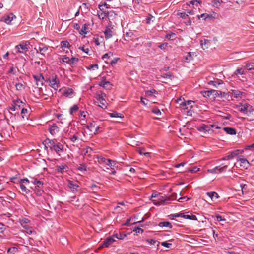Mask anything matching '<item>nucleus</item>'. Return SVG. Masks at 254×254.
I'll list each match as a JSON object with an SVG mask.
<instances>
[{"label": "nucleus", "mask_w": 254, "mask_h": 254, "mask_svg": "<svg viewBox=\"0 0 254 254\" xmlns=\"http://www.w3.org/2000/svg\"><path fill=\"white\" fill-rule=\"evenodd\" d=\"M56 139H46L45 140V146L46 148L49 147L51 150L54 151L57 154L60 156L61 152L63 151L64 145L60 142H56Z\"/></svg>", "instance_id": "obj_1"}, {"label": "nucleus", "mask_w": 254, "mask_h": 254, "mask_svg": "<svg viewBox=\"0 0 254 254\" xmlns=\"http://www.w3.org/2000/svg\"><path fill=\"white\" fill-rule=\"evenodd\" d=\"M48 81L49 85L54 90H57L60 87V81L56 75H52Z\"/></svg>", "instance_id": "obj_2"}, {"label": "nucleus", "mask_w": 254, "mask_h": 254, "mask_svg": "<svg viewBox=\"0 0 254 254\" xmlns=\"http://www.w3.org/2000/svg\"><path fill=\"white\" fill-rule=\"evenodd\" d=\"M239 163H235L234 165L233 168H241V169H247L250 166V163L245 158H239L238 160Z\"/></svg>", "instance_id": "obj_3"}, {"label": "nucleus", "mask_w": 254, "mask_h": 254, "mask_svg": "<svg viewBox=\"0 0 254 254\" xmlns=\"http://www.w3.org/2000/svg\"><path fill=\"white\" fill-rule=\"evenodd\" d=\"M239 111L247 115L254 112V109L252 106L247 103L242 105L240 107Z\"/></svg>", "instance_id": "obj_4"}, {"label": "nucleus", "mask_w": 254, "mask_h": 254, "mask_svg": "<svg viewBox=\"0 0 254 254\" xmlns=\"http://www.w3.org/2000/svg\"><path fill=\"white\" fill-rule=\"evenodd\" d=\"M24 105V103L20 99H17L13 101V104L10 107V109L12 111H18L21 107Z\"/></svg>", "instance_id": "obj_5"}, {"label": "nucleus", "mask_w": 254, "mask_h": 254, "mask_svg": "<svg viewBox=\"0 0 254 254\" xmlns=\"http://www.w3.org/2000/svg\"><path fill=\"white\" fill-rule=\"evenodd\" d=\"M29 43L27 41H23L20 44L16 46L15 49L20 53H25L28 50L27 46Z\"/></svg>", "instance_id": "obj_6"}, {"label": "nucleus", "mask_w": 254, "mask_h": 254, "mask_svg": "<svg viewBox=\"0 0 254 254\" xmlns=\"http://www.w3.org/2000/svg\"><path fill=\"white\" fill-rule=\"evenodd\" d=\"M49 46L45 45L43 44H40L38 46V49L35 48L36 50V53L39 52L42 57H45V55L48 53Z\"/></svg>", "instance_id": "obj_7"}, {"label": "nucleus", "mask_w": 254, "mask_h": 254, "mask_svg": "<svg viewBox=\"0 0 254 254\" xmlns=\"http://www.w3.org/2000/svg\"><path fill=\"white\" fill-rule=\"evenodd\" d=\"M247 71L244 68H238L234 72L233 76H236L240 80L244 82L246 80V77L242 76V78H239V75H244L246 73Z\"/></svg>", "instance_id": "obj_8"}, {"label": "nucleus", "mask_w": 254, "mask_h": 254, "mask_svg": "<svg viewBox=\"0 0 254 254\" xmlns=\"http://www.w3.org/2000/svg\"><path fill=\"white\" fill-rule=\"evenodd\" d=\"M105 96V94L104 93H102L101 94L97 95L96 97L98 103L100 104L99 106L103 109H105L107 108V103L106 100L104 98Z\"/></svg>", "instance_id": "obj_9"}, {"label": "nucleus", "mask_w": 254, "mask_h": 254, "mask_svg": "<svg viewBox=\"0 0 254 254\" xmlns=\"http://www.w3.org/2000/svg\"><path fill=\"white\" fill-rule=\"evenodd\" d=\"M227 167V165L223 166V167H221L220 166H216L211 169L208 170V171L210 173L219 174L226 171Z\"/></svg>", "instance_id": "obj_10"}, {"label": "nucleus", "mask_w": 254, "mask_h": 254, "mask_svg": "<svg viewBox=\"0 0 254 254\" xmlns=\"http://www.w3.org/2000/svg\"><path fill=\"white\" fill-rule=\"evenodd\" d=\"M14 18H16V16L13 13H10L8 14L3 16L0 19V21L4 22L7 24H10Z\"/></svg>", "instance_id": "obj_11"}, {"label": "nucleus", "mask_w": 254, "mask_h": 254, "mask_svg": "<svg viewBox=\"0 0 254 254\" xmlns=\"http://www.w3.org/2000/svg\"><path fill=\"white\" fill-rule=\"evenodd\" d=\"M68 187L74 193H76L78 191L79 185L77 183H74L71 181H68Z\"/></svg>", "instance_id": "obj_12"}, {"label": "nucleus", "mask_w": 254, "mask_h": 254, "mask_svg": "<svg viewBox=\"0 0 254 254\" xmlns=\"http://www.w3.org/2000/svg\"><path fill=\"white\" fill-rule=\"evenodd\" d=\"M194 103V102L192 100H188L182 102L180 103V106L184 110L188 109V108H191L193 107L192 104Z\"/></svg>", "instance_id": "obj_13"}, {"label": "nucleus", "mask_w": 254, "mask_h": 254, "mask_svg": "<svg viewBox=\"0 0 254 254\" xmlns=\"http://www.w3.org/2000/svg\"><path fill=\"white\" fill-rule=\"evenodd\" d=\"M198 130L200 132H203L204 134L209 133V131H212V129H211L210 126L205 125H203L201 126L198 127Z\"/></svg>", "instance_id": "obj_14"}, {"label": "nucleus", "mask_w": 254, "mask_h": 254, "mask_svg": "<svg viewBox=\"0 0 254 254\" xmlns=\"http://www.w3.org/2000/svg\"><path fill=\"white\" fill-rule=\"evenodd\" d=\"M49 130L51 135H54L59 132L60 128L56 124H54L49 127Z\"/></svg>", "instance_id": "obj_15"}, {"label": "nucleus", "mask_w": 254, "mask_h": 254, "mask_svg": "<svg viewBox=\"0 0 254 254\" xmlns=\"http://www.w3.org/2000/svg\"><path fill=\"white\" fill-rule=\"evenodd\" d=\"M96 127H97L96 121H92L88 123L86 126V128L90 132L89 133L90 135H92V132Z\"/></svg>", "instance_id": "obj_16"}, {"label": "nucleus", "mask_w": 254, "mask_h": 254, "mask_svg": "<svg viewBox=\"0 0 254 254\" xmlns=\"http://www.w3.org/2000/svg\"><path fill=\"white\" fill-rule=\"evenodd\" d=\"M231 94L235 98H239L245 96L246 94L245 92H241L238 90H232Z\"/></svg>", "instance_id": "obj_17"}, {"label": "nucleus", "mask_w": 254, "mask_h": 254, "mask_svg": "<svg viewBox=\"0 0 254 254\" xmlns=\"http://www.w3.org/2000/svg\"><path fill=\"white\" fill-rule=\"evenodd\" d=\"M211 43L210 40L203 39L200 41V45L201 46L203 50H205L210 46Z\"/></svg>", "instance_id": "obj_18"}, {"label": "nucleus", "mask_w": 254, "mask_h": 254, "mask_svg": "<svg viewBox=\"0 0 254 254\" xmlns=\"http://www.w3.org/2000/svg\"><path fill=\"white\" fill-rule=\"evenodd\" d=\"M89 26H90V24L89 23H85L84 24V25L83 26L82 29L80 30V31H79V33L80 35H85L87 33L89 32L90 30H89Z\"/></svg>", "instance_id": "obj_19"}, {"label": "nucleus", "mask_w": 254, "mask_h": 254, "mask_svg": "<svg viewBox=\"0 0 254 254\" xmlns=\"http://www.w3.org/2000/svg\"><path fill=\"white\" fill-rule=\"evenodd\" d=\"M68 166L64 164H63L57 167V171L59 173H63L68 171Z\"/></svg>", "instance_id": "obj_20"}, {"label": "nucleus", "mask_w": 254, "mask_h": 254, "mask_svg": "<svg viewBox=\"0 0 254 254\" xmlns=\"http://www.w3.org/2000/svg\"><path fill=\"white\" fill-rule=\"evenodd\" d=\"M115 241V240L113 238L108 237L104 241L102 246L107 248Z\"/></svg>", "instance_id": "obj_21"}, {"label": "nucleus", "mask_w": 254, "mask_h": 254, "mask_svg": "<svg viewBox=\"0 0 254 254\" xmlns=\"http://www.w3.org/2000/svg\"><path fill=\"white\" fill-rule=\"evenodd\" d=\"M106 165L110 166L112 170L118 168V166L116 165V162L109 159H108Z\"/></svg>", "instance_id": "obj_22"}, {"label": "nucleus", "mask_w": 254, "mask_h": 254, "mask_svg": "<svg viewBox=\"0 0 254 254\" xmlns=\"http://www.w3.org/2000/svg\"><path fill=\"white\" fill-rule=\"evenodd\" d=\"M206 195L213 201L218 199L219 197L218 194L215 192H208L206 193Z\"/></svg>", "instance_id": "obj_23"}, {"label": "nucleus", "mask_w": 254, "mask_h": 254, "mask_svg": "<svg viewBox=\"0 0 254 254\" xmlns=\"http://www.w3.org/2000/svg\"><path fill=\"white\" fill-rule=\"evenodd\" d=\"M223 130L228 134L235 135L236 133V130L233 128L225 127Z\"/></svg>", "instance_id": "obj_24"}, {"label": "nucleus", "mask_w": 254, "mask_h": 254, "mask_svg": "<svg viewBox=\"0 0 254 254\" xmlns=\"http://www.w3.org/2000/svg\"><path fill=\"white\" fill-rule=\"evenodd\" d=\"M19 222L24 228H27V227L29 226L28 224L30 221L27 218H23L19 220Z\"/></svg>", "instance_id": "obj_25"}, {"label": "nucleus", "mask_w": 254, "mask_h": 254, "mask_svg": "<svg viewBox=\"0 0 254 254\" xmlns=\"http://www.w3.org/2000/svg\"><path fill=\"white\" fill-rule=\"evenodd\" d=\"M116 15L117 14L113 10L108 11L107 18L110 21L115 18Z\"/></svg>", "instance_id": "obj_26"}, {"label": "nucleus", "mask_w": 254, "mask_h": 254, "mask_svg": "<svg viewBox=\"0 0 254 254\" xmlns=\"http://www.w3.org/2000/svg\"><path fill=\"white\" fill-rule=\"evenodd\" d=\"M194 55V53L188 52L185 56V61L187 62H190L193 59V56Z\"/></svg>", "instance_id": "obj_27"}, {"label": "nucleus", "mask_w": 254, "mask_h": 254, "mask_svg": "<svg viewBox=\"0 0 254 254\" xmlns=\"http://www.w3.org/2000/svg\"><path fill=\"white\" fill-rule=\"evenodd\" d=\"M107 14H108V11L106 12V11H104V10H103V11H101L100 12H99L98 13L99 18L102 20H103L105 18H107V16H108Z\"/></svg>", "instance_id": "obj_28"}, {"label": "nucleus", "mask_w": 254, "mask_h": 254, "mask_svg": "<svg viewBox=\"0 0 254 254\" xmlns=\"http://www.w3.org/2000/svg\"><path fill=\"white\" fill-rule=\"evenodd\" d=\"M165 199H163V197L159 198L158 199V200L153 199L152 200V202H153V204L155 205H160L164 203L165 202Z\"/></svg>", "instance_id": "obj_29"}, {"label": "nucleus", "mask_w": 254, "mask_h": 254, "mask_svg": "<svg viewBox=\"0 0 254 254\" xmlns=\"http://www.w3.org/2000/svg\"><path fill=\"white\" fill-rule=\"evenodd\" d=\"M109 115L112 118H124V116L123 114L118 113L117 112H114L113 113H109Z\"/></svg>", "instance_id": "obj_30"}, {"label": "nucleus", "mask_w": 254, "mask_h": 254, "mask_svg": "<svg viewBox=\"0 0 254 254\" xmlns=\"http://www.w3.org/2000/svg\"><path fill=\"white\" fill-rule=\"evenodd\" d=\"M34 79H35V80L36 81L37 83V86H39L40 84L42 85L43 84V80L44 79L43 77L41 76V75H39V76H34Z\"/></svg>", "instance_id": "obj_31"}, {"label": "nucleus", "mask_w": 254, "mask_h": 254, "mask_svg": "<svg viewBox=\"0 0 254 254\" xmlns=\"http://www.w3.org/2000/svg\"><path fill=\"white\" fill-rule=\"evenodd\" d=\"M158 226L160 227H165L169 228H171L172 227L171 223L169 222H161L159 223Z\"/></svg>", "instance_id": "obj_32"}, {"label": "nucleus", "mask_w": 254, "mask_h": 254, "mask_svg": "<svg viewBox=\"0 0 254 254\" xmlns=\"http://www.w3.org/2000/svg\"><path fill=\"white\" fill-rule=\"evenodd\" d=\"M104 34L106 39L110 38L112 36V31L109 28H107L104 31Z\"/></svg>", "instance_id": "obj_33"}, {"label": "nucleus", "mask_w": 254, "mask_h": 254, "mask_svg": "<svg viewBox=\"0 0 254 254\" xmlns=\"http://www.w3.org/2000/svg\"><path fill=\"white\" fill-rule=\"evenodd\" d=\"M201 3L200 1L198 0H192L189 2L188 5L190 6H198L199 4Z\"/></svg>", "instance_id": "obj_34"}, {"label": "nucleus", "mask_w": 254, "mask_h": 254, "mask_svg": "<svg viewBox=\"0 0 254 254\" xmlns=\"http://www.w3.org/2000/svg\"><path fill=\"white\" fill-rule=\"evenodd\" d=\"M157 92L154 89L145 91V95L147 97L152 96L153 94H157Z\"/></svg>", "instance_id": "obj_35"}, {"label": "nucleus", "mask_w": 254, "mask_h": 254, "mask_svg": "<svg viewBox=\"0 0 254 254\" xmlns=\"http://www.w3.org/2000/svg\"><path fill=\"white\" fill-rule=\"evenodd\" d=\"M19 187H20L22 191L23 192L25 193V194H28L30 192L29 190L28 189L26 188V187L24 185V184L20 183Z\"/></svg>", "instance_id": "obj_36"}, {"label": "nucleus", "mask_w": 254, "mask_h": 254, "mask_svg": "<svg viewBox=\"0 0 254 254\" xmlns=\"http://www.w3.org/2000/svg\"><path fill=\"white\" fill-rule=\"evenodd\" d=\"M79 108L77 105H74L70 109V114L73 115L74 113L78 110Z\"/></svg>", "instance_id": "obj_37"}, {"label": "nucleus", "mask_w": 254, "mask_h": 254, "mask_svg": "<svg viewBox=\"0 0 254 254\" xmlns=\"http://www.w3.org/2000/svg\"><path fill=\"white\" fill-rule=\"evenodd\" d=\"M34 192L37 196H41L43 193L44 191L40 188H36L34 189Z\"/></svg>", "instance_id": "obj_38"}, {"label": "nucleus", "mask_w": 254, "mask_h": 254, "mask_svg": "<svg viewBox=\"0 0 254 254\" xmlns=\"http://www.w3.org/2000/svg\"><path fill=\"white\" fill-rule=\"evenodd\" d=\"M70 46L69 43L67 41H64L61 42V47L63 49L68 48Z\"/></svg>", "instance_id": "obj_39"}, {"label": "nucleus", "mask_w": 254, "mask_h": 254, "mask_svg": "<svg viewBox=\"0 0 254 254\" xmlns=\"http://www.w3.org/2000/svg\"><path fill=\"white\" fill-rule=\"evenodd\" d=\"M18 71V69L16 67H14L13 66H11L8 71V73L10 74H12L13 75H15L17 73V71Z\"/></svg>", "instance_id": "obj_40"}, {"label": "nucleus", "mask_w": 254, "mask_h": 254, "mask_svg": "<svg viewBox=\"0 0 254 254\" xmlns=\"http://www.w3.org/2000/svg\"><path fill=\"white\" fill-rule=\"evenodd\" d=\"M183 218H185V219H190V220H196L197 219L196 216L195 215H183Z\"/></svg>", "instance_id": "obj_41"}, {"label": "nucleus", "mask_w": 254, "mask_h": 254, "mask_svg": "<svg viewBox=\"0 0 254 254\" xmlns=\"http://www.w3.org/2000/svg\"><path fill=\"white\" fill-rule=\"evenodd\" d=\"M97 127H96L95 128H94V130H93V131L92 132V135L98 134L100 132L99 129L101 128V127H100V125L98 124V122H97Z\"/></svg>", "instance_id": "obj_42"}, {"label": "nucleus", "mask_w": 254, "mask_h": 254, "mask_svg": "<svg viewBox=\"0 0 254 254\" xmlns=\"http://www.w3.org/2000/svg\"><path fill=\"white\" fill-rule=\"evenodd\" d=\"M104 8H110V6L108 4H107L106 3H104L102 5H99V8L100 10V11H103V10H104Z\"/></svg>", "instance_id": "obj_43"}, {"label": "nucleus", "mask_w": 254, "mask_h": 254, "mask_svg": "<svg viewBox=\"0 0 254 254\" xmlns=\"http://www.w3.org/2000/svg\"><path fill=\"white\" fill-rule=\"evenodd\" d=\"M87 165L86 164H82L78 167V169L81 172H84L87 171Z\"/></svg>", "instance_id": "obj_44"}, {"label": "nucleus", "mask_w": 254, "mask_h": 254, "mask_svg": "<svg viewBox=\"0 0 254 254\" xmlns=\"http://www.w3.org/2000/svg\"><path fill=\"white\" fill-rule=\"evenodd\" d=\"M15 87L16 90L21 91L24 88V86L21 83H18L15 84Z\"/></svg>", "instance_id": "obj_45"}, {"label": "nucleus", "mask_w": 254, "mask_h": 254, "mask_svg": "<svg viewBox=\"0 0 254 254\" xmlns=\"http://www.w3.org/2000/svg\"><path fill=\"white\" fill-rule=\"evenodd\" d=\"M78 61V59L75 57H72L71 58L69 59V61L68 62V64H73L74 63H77Z\"/></svg>", "instance_id": "obj_46"}, {"label": "nucleus", "mask_w": 254, "mask_h": 254, "mask_svg": "<svg viewBox=\"0 0 254 254\" xmlns=\"http://www.w3.org/2000/svg\"><path fill=\"white\" fill-rule=\"evenodd\" d=\"M108 159H106L104 157H100L98 158V161L99 163H105L106 165L107 160Z\"/></svg>", "instance_id": "obj_47"}, {"label": "nucleus", "mask_w": 254, "mask_h": 254, "mask_svg": "<svg viewBox=\"0 0 254 254\" xmlns=\"http://www.w3.org/2000/svg\"><path fill=\"white\" fill-rule=\"evenodd\" d=\"M246 69L248 70L254 69V63H248L246 64Z\"/></svg>", "instance_id": "obj_48"}, {"label": "nucleus", "mask_w": 254, "mask_h": 254, "mask_svg": "<svg viewBox=\"0 0 254 254\" xmlns=\"http://www.w3.org/2000/svg\"><path fill=\"white\" fill-rule=\"evenodd\" d=\"M77 134L78 133L73 135L72 136L71 135L70 137H69L70 139L72 142L74 143L76 140L78 139V136H77Z\"/></svg>", "instance_id": "obj_49"}, {"label": "nucleus", "mask_w": 254, "mask_h": 254, "mask_svg": "<svg viewBox=\"0 0 254 254\" xmlns=\"http://www.w3.org/2000/svg\"><path fill=\"white\" fill-rule=\"evenodd\" d=\"M26 229V232L29 235H31L33 233H35V232L33 230L32 228L29 226L27 227V228H25Z\"/></svg>", "instance_id": "obj_50"}, {"label": "nucleus", "mask_w": 254, "mask_h": 254, "mask_svg": "<svg viewBox=\"0 0 254 254\" xmlns=\"http://www.w3.org/2000/svg\"><path fill=\"white\" fill-rule=\"evenodd\" d=\"M242 152L243 151H241V150H235L234 151L231 152L230 153H231V154L233 156V158H234L235 157L238 156L239 154L240 153H242Z\"/></svg>", "instance_id": "obj_51"}, {"label": "nucleus", "mask_w": 254, "mask_h": 254, "mask_svg": "<svg viewBox=\"0 0 254 254\" xmlns=\"http://www.w3.org/2000/svg\"><path fill=\"white\" fill-rule=\"evenodd\" d=\"M113 55V53L109 52V53H106L104 55H103L102 58L103 60L105 59H109L111 56H112Z\"/></svg>", "instance_id": "obj_52"}, {"label": "nucleus", "mask_w": 254, "mask_h": 254, "mask_svg": "<svg viewBox=\"0 0 254 254\" xmlns=\"http://www.w3.org/2000/svg\"><path fill=\"white\" fill-rule=\"evenodd\" d=\"M233 156L231 154V153L230 152L227 156L223 157L222 160H228L233 159Z\"/></svg>", "instance_id": "obj_53"}, {"label": "nucleus", "mask_w": 254, "mask_h": 254, "mask_svg": "<svg viewBox=\"0 0 254 254\" xmlns=\"http://www.w3.org/2000/svg\"><path fill=\"white\" fill-rule=\"evenodd\" d=\"M87 69L89 70H95L98 69V65L97 64L90 65Z\"/></svg>", "instance_id": "obj_54"}, {"label": "nucleus", "mask_w": 254, "mask_h": 254, "mask_svg": "<svg viewBox=\"0 0 254 254\" xmlns=\"http://www.w3.org/2000/svg\"><path fill=\"white\" fill-rule=\"evenodd\" d=\"M152 112L156 115H161V112L160 110L157 108H155L152 109Z\"/></svg>", "instance_id": "obj_55"}, {"label": "nucleus", "mask_w": 254, "mask_h": 254, "mask_svg": "<svg viewBox=\"0 0 254 254\" xmlns=\"http://www.w3.org/2000/svg\"><path fill=\"white\" fill-rule=\"evenodd\" d=\"M35 184L36 185V187L38 188H41L43 186V183L39 180L36 181V182L35 183Z\"/></svg>", "instance_id": "obj_56"}, {"label": "nucleus", "mask_w": 254, "mask_h": 254, "mask_svg": "<svg viewBox=\"0 0 254 254\" xmlns=\"http://www.w3.org/2000/svg\"><path fill=\"white\" fill-rule=\"evenodd\" d=\"M79 49L82 50L84 53H86L87 54H88L89 55H90L89 53V50L88 48H85L84 47L80 46L79 47Z\"/></svg>", "instance_id": "obj_57"}, {"label": "nucleus", "mask_w": 254, "mask_h": 254, "mask_svg": "<svg viewBox=\"0 0 254 254\" xmlns=\"http://www.w3.org/2000/svg\"><path fill=\"white\" fill-rule=\"evenodd\" d=\"M99 85L100 86H102L103 87H106L108 85H110V83L109 81H103L100 83Z\"/></svg>", "instance_id": "obj_58"}, {"label": "nucleus", "mask_w": 254, "mask_h": 254, "mask_svg": "<svg viewBox=\"0 0 254 254\" xmlns=\"http://www.w3.org/2000/svg\"><path fill=\"white\" fill-rule=\"evenodd\" d=\"M208 16V15L207 13H203L202 14H201L200 15H198V18L199 19H200L201 18L205 20L206 18H207Z\"/></svg>", "instance_id": "obj_59"}, {"label": "nucleus", "mask_w": 254, "mask_h": 254, "mask_svg": "<svg viewBox=\"0 0 254 254\" xmlns=\"http://www.w3.org/2000/svg\"><path fill=\"white\" fill-rule=\"evenodd\" d=\"M22 110H21V114L22 117L23 118H24V116L25 115V114L27 113L28 110H27V109L24 108V106L23 107H22Z\"/></svg>", "instance_id": "obj_60"}, {"label": "nucleus", "mask_w": 254, "mask_h": 254, "mask_svg": "<svg viewBox=\"0 0 254 254\" xmlns=\"http://www.w3.org/2000/svg\"><path fill=\"white\" fill-rule=\"evenodd\" d=\"M161 245L165 247L169 248L171 247V246L172 245V244L168 243L167 242L165 241V242H163L161 243Z\"/></svg>", "instance_id": "obj_61"}, {"label": "nucleus", "mask_w": 254, "mask_h": 254, "mask_svg": "<svg viewBox=\"0 0 254 254\" xmlns=\"http://www.w3.org/2000/svg\"><path fill=\"white\" fill-rule=\"evenodd\" d=\"M216 218L217 221H225L226 220L225 218H222V217L219 215H216Z\"/></svg>", "instance_id": "obj_62"}, {"label": "nucleus", "mask_w": 254, "mask_h": 254, "mask_svg": "<svg viewBox=\"0 0 254 254\" xmlns=\"http://www.w3.org/2000/svg\"><path fill=\"white\" fill-rule=\"evenodd\" d=\"M178 15L182 18H186L188 16L187 12L179 13Z\"/></svg>", "instance_id": "obj_63"}, {"label": "nucleus", "mask_w": 254, "mask_h": 254, "mask_svg": "<svg viewBox=\"0 0 254 254\" xmlns=\"http://www.w3.org/2000/svg\"><path fill=\"white\" fill-rule=\"evenodd\" d=\"M147 242L150 245H155L157 242V241L154 239H148Z\"/></svg>", "instance_id": "obj_64"}]
</instances>
